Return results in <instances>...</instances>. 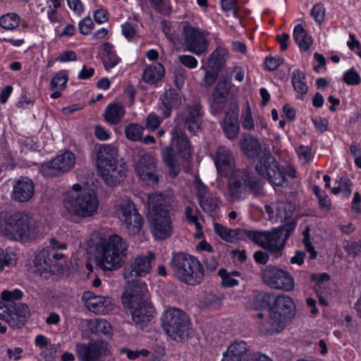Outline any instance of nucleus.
<instances>
[{"label":"nucleus","mask_w":361,"mask_h":361,"mask_svg":"<svg viewBox=\"0 0 361 361\" xmlns=\"http://www.w3.org/2000/svg\"><path fill=\"white\" fill-rule=\"evenodd\" d=\"M262 279L274 288L290 291L294 288V279L292 276L276 267H266L262 271Z\"/></svg>","instance_id":"nucleus-17"},{"label":"nucleus","mask_w":361,"mask_h":361,"mask_svg":"<svg viewBox=\"0 0 361 361\" xmlns=\"http://www.w3.org/2000/svg\"><path fill=\"white\" fill-rule=\"evenodd\" d=\"M19 23L20 17L14 13L5 14L0 18V26L5 30H13Z\"/></svg>","instance_id":"nucleus-40"},{"label":"nucleus","mask_w":361,"mask_h":361,"mask_svg":"<svg viewBox=\"0 0 361 361\" xmlns=\"http://www.w3.org/2000/svg\"><path fill=\"white\" fill-rule=\"evenodd\" d=\"M68 81V75L66 71H61L56 73L52 78L50 86L51 89L62 90L65 88Z\"/></svg>","instance_id":"nucleus-45"},{"label":"nucleus","mask_w":361,"mask_h":361,"mask_svg":"<svg viewBox=\"0 0 361 361\" xmlns=\"http://www.w3.org/2000/svg\"><path fill=\"white\" fill-rule=\"evenodd\" d=\"M293 39L300 50L307 51L312 44V39L301 25H297L293 30Z\"/></svg>","instance_id":"nucleus-35"},{"label":"nucleus","mask_w":361,"mask_h":361,"mask_svg":"<svg viewBox=\"0 0 361 361\" xmlns=\"http://www.w3.org/2000/svg\"><path fill=\"white\" fill-rule=\"evenodd\" d=\"M313 191L317 197L319 207L325 211L329 210L331 207V202L329 196L317 185L313 188Z\"/></svg>","instance_id":"nucleus-43"},{"label":"nucleus","mask_w":361,"mask_h":361,"mask_svg":"<svg viewBox=\"0 0 361 361\" xmlns=\"http://www.w3.org/2000/svg\"><path fill=\"white\" fill-rule=\"evenodd\" d=\"M256 170L259 175L277 186L286 185L287 177L294 178L296 173L295 169L289 165L279 169L275 157L269 151L264 152L256 166Z\"/></svg>","instance_id":"nucleus-11"},{"label":"nucleus","mask_w":361,"mask_h":361,"mask_svg":"<svg viewBox=\"0 0 361 361\" xmlns=\"http://www.w3.org/2000/svg\"><path fill=\"white\" fill-rule=\"evenodd\" d=\"M0 234L22 243L34 240L42 235L35 221L22 212L1 213Z\"/></svg>","instance_id":"nucleus-5"},{"label":"nucleus","mask_w":361,"mask_h":361,"mask_svg":"<svg viewBox=\"0 0 361 361\" xmlns=\"http://www.w3.org/2000/svg\"><path fill=\"white\" fill-rule=\"evenodd\" d=\"M222 127L227 138L235 137L240 129L238 114H226Z\"/></svg>","instance_id":"nucleus-33"},{"label":"nucleus","mask_w":361,"mask_h":361,"mask_svg":"<svg viewBox=\"0 0 361 361\" xmlns=\"http://www.w3.org/2000/svg\"><path fill=\"white\" fill-rule=\"evenodd\" d=\"M193 188L202 209L211 216H217L219 210L217 197L213 195H207V187L198 178H195Z\"/></svg>","instance_id":"nucleus-19"},{"label":"nucleus","mask_w":361,"mask_h":361,"mask_svg":"<svg viewBox=\"0 0 361 361\" xmlns=\"http://www.w3.org/2000/svg\"><path fill=\"white\" fill-rule=\"evenodd\" d=\"M311 16L317 23L321 24L324 21L325 16L324 6L322 4H315L311 10Z\"/></svg>","instance_id":"nucleus-52"},{"label":"nucleus","mask_w":361,"mask_h":361,"mask_svg":"<svg viewBox=\"0 0 361 361\" xmlns=\"http://www.w3.org/2000/svg\"><path fill=\"white\" fill-rule=\"evenodd\" d=\"M200 114H188L185 118V126L191 132L195 133L200 126Z\"/></svg>","instance_id":"nucleus-46"},{"label":"nucleus","mask_w":361,"mask_h":361,"mask_svg":"<svg viewBox=\"0 0 361 361\" xmlns=\"http://www.w3.org/2000/svg\"><path fill=\"white\" fill-rule=\"evenodd\" d=\"M213 159L217 173L222 176L228 177L238 171L235 169V159L232 152L224 146L218 147Z\"/></svg>","instance_id":"nucleus-21"},{"label":"nucleus","mask_w":361,"mask_h":361,"mask_svg":"<svg viewBox=\"0 0 361 361\" xmlns=\"http://www.w3.org/2000/svg\"><path fill=\"white\" fill-rule=\"evenodd\" d=\"M23 293L18 288H14L11 290H5L1 293V298L5 302H11L13 300H20Z\"/></svg>","instance_id":"nucleus-47"},{"label":"nucleus","mask_w":361,"mask_h":361,"mask_svg":"<svg viewBox=\"0 0 361 361\" xmlns=\"http://www.w3.org/2000/svg\"><path fill=\"white\" fill-rule=\"evenodd\" d=\"M105 121L111 126H121L126 121L123 114H104Z\"/></svg>","instance_id":"nucleus-54"},{"label":"nucleus","mask_w":361,"mask_h":361,"mask_svg":"<svg viewBox=\"0 0 361 361\" xmlns=\"http://www.w3.org/2000/svg\"><path fill=\"white\" fill-rule=\"evenodd\" d=\"M115 215L125 224L129 235H135L140 231L143 219L129 198H122L116 204Z\"/></svg>","instance_id":"nucleus-14"},{"label":"nucleus","mask_w":361,"mask_h":361,"mask_svg":"<svg viewBox=\"0 0 361 361\" xmlns=\"http://www.w3.org/2000/svg\"><path fill=\"white\" fill-rule=\"evenodd\" d=\"M217 79V73L215 71H206L205 75L203 79L204 86H212Z\"/></svg>","instance_id":"nucleus-64"},{"label":"nucleus","mask_w":361,"mask_h":361,"mask_svg":"<svg viewBox=\"0 0 361 361\" xmlns=\"http://www.w3.org/2000/svg\"><path fill=\"white\" fill-rule=\"evenodd\" d=\"M171 266L176 277L188 285L195 286L200 283L203 279L202 266L191 255L182 252L174 255Z\"/></svg>","instance_id":"nucleus-10"},{"label":"nucleus","mask_w":361,"mask_h":361,"mask_svg":"<svg viewBox=\"0 0 361 361\" xmlns=\"http://www.w3.org/2000/svg\"><path fill=\"white\" fill-rule=\"evenodd\" d=\"M297 153L300 161L303 163H307L311 159L312 149L308 146H300L297 150Z\"/></svg>","instance_id":"nucleus-58"},{"label":"nucleus","mask_w":361,"mask_h":361,"mask_svg":"<svg viewBox=\"0 0 361 361\" xmlns=\"http://www.w3.org/2000/svg\"><path fill=\"white\" fill-rule=\"evenodd\" d=\"M310 228L307 226L305 231H302L304 235L303 243L307 251L310 253V257L314 259L317 257V252L314 251L313 246L311 245L309 238Z\"/></svg>","instance_id":"nucleus-57"},{"label":"nucleus","mask_w":361,"mask_h":361,"mask_svg":"<svg viewBox=\"0 0 361 361\" xmlns=\"http://www.w3.org/2000/svg\"><path fill=\"white\" fill-rule=\"evenodd\" d=\"M247 344L243 341L233 342L223 353L221 361H245L247 358Z\"/></svg>","instance_id":"nucleus-28"},{"label":"nucleus","mask_w":361,"mask_h":361,"mask_svg":"<svg viewBox=\"0 0 361 361\" xmlns=\"http://www.w3.org/2000/svg\"><path fill=\"white\" fill-rule=\"evenodd\" d=\"M128 244L121 236L111 234L95 247L94 260L102 271L118 270L125 264Z\"/></svg>","instance_id":"nucleus-4"},{"label":"nucleus","mask_w":361,"mask_h":361,"mask_svg":"<svg viewBox=\"0 0 361 361\" xmlns=\"http://www.w3.org/2000/svg\"><path fill=\"white\" fill-rule=\"evenodd\" d=\"M102 59L106 70L115 67L120 62V58L116 55L111 43H104Z\"/></svg>","instance_id":"nucleus-34"},{"label":"nucleus","mask_w":361,"mask_h":361,"mask_svg":"<svg viewBox=\"0 0 361 361\" xmlns=\"http://www.w3.org/2000/svg\"><path fill=\"white\" fill-rule=\"evenodd\" d=\"M82 298L87 310L94 314H106L113 310L114 305L109 297L86 292Z\"/></svg>","instance_id":"nucleus-22"},{"label":"nucleus","mask_w":361,"mask_h":361,"mask_svg":"<svg viewBox=\"0 0 361 361\" xmlns=\"http://www.w3.org/2000/svg\"><path fill=\"white\" fill-rule=\"evenodd\" d=\"M135 169L140 179L146 184L151 185L158 183L157 175L156 159L149 154H142L135 162Z\"/></svg>","instance_id":"nucleus-18"},{"label":"nucleus","mask_w":361,"mask_h":361,"mask_svg":"<svg viewBox=\"0 0 361 361\" xmlns=\"http://www.w3.org/2000/svg\"><path fill=\"white\" fill-rule=\"evenodd\" d=\"M81 326L86 327L91 333L111 336L113 329L109 322L104 319H83Z\"/></svg>","instance_id":"nucleus-30"},{"label":"nucleus","mask_w":361,"mask_h":361,"mask_svg":"<svg viewBox=\"0 0 361 361\" xmlns=\"http://www.w3.org/2000/svg\"><path fill=\"white\" fill-rule=\"evenodd\" d=\"M165 74L164 66L159 63L149 66L143 72V80L148 84H155L159 81Z\"/></svg>","instance_id":"nucleus-32"},{"label":"nucleus","mask_w":361,"mask_h":361,"mask_svg":"<svg viewBox=\"0 0 361 361\" xmlns=\"http://www.w3.org/2000/svg\"><path fill=\"white\" fill-rule=\"evenodd\" d=\"M161 121L162 119L157 114H149L146 118L145 128L154 131L159 126Z\"/></svg>","instance_id":"nucleus-53"},{"label":"nucleus","mask_w":361,"mask_h":361,"mask_svg":"<svg viewBox=\"0 0 361 361\" xmlns=\"http://www.w3.org/2000/svg\"><path fill=\"white\" fill-rule=\"evenodd\" d=\"M76 350L80 361H102V356L106 355V349L99 343L77 345Z\"/></svg>","instance_id":"nucleus-23"},{"label":"nucleus","mask_w":361,"mask_h":361,"mask_svg":"<svg viewBox=\"0 0 361 361\" xmlns=\"http://www.w3.org/2000/svg\"><path fill=\"white\" fill-rule=\"evenodd\" d=\"M76 59V53L72 50L63 51L56 58V61L60 62L73 61Z\"/></svg>","instance_id":"nucleus-63"},{"label":"nucleus","mask_w":361,"mask_h":361,"mask_svg":"<svg viewBox=\"0 0 361 361\" xmlns=\"http://www.w3.org/2000/svg\"><path fill=\"white\" fill-rule=\"evenodd\" d=\"M94 23L90 16L84 18L79 22L78 28L82 35H88L93 29Z\"/></svg>","instance_id":"nucleus-55"},{"label":"nucleus","mask_w":361,"mask_h":361,"mask_svg":"<svg viewBox=\"0 0 361 361\" xmlns=\"http://www.w3.org/2000/svg\"><path fill=\"white\" fill-rule=\"evenodd\" d=\"M172 147H165L161 152L164 163L170 169V175L176 176L179 171V166L190 157V147L188 141L178 128H175L171 133Z\"/></svg>","instance_id":"nucleus-9"},{"label":"nucleus","mask_w":361,"mask_h":361,"mask_svg":"<svg viewBox=\"0 0 361 361\" xmlns=\"http://www.w3.org/2000/svg\"><path fill=\"white\" fill-rule=\"evenodd\" d=\"M94 135L97 139L102 141H106L110 138L109 131L99 125L95 126Z\"/></svg>","instance_id":"nucleus-62"},{"label":"nucleus","mask_w":361,"mask_h":361,"mask_svg":"<svg viewBox=\"0 0 361 361\" xmlns=\"http://www.w3.org/2000/svg\"><path fill=\"white\" fill-rule=\"evenodd\" d=\"M179 62L189 69L195 68L197 66V60L191 55L178 56Z\"/></svg>","instance_id":"nucleus-56"},{"label":"nucleus","mask_w":361,"mask_h":361,"mask_svg":"<svg viewBox=\"0 0 361 361\" xmlns=\"http://www.w3.org/2000/svg\"><path fill=\"white\" fill-rule=\"evenodd\" d=\"M62 202L69 214L82 219L94 216L99 206L95 191L84 188L79 183L73 184L63 194Z\"/></svg>","instance_id":"nucleus-6"},{"label":"nucleus","mask_w":361,"mask_h":361,"mask_svg":"<svg viewBox=\"0 0 361 361\" xmlns=\"http://www.w3.org/2000/svg\"><path fill=\"white\" fill-rule=\"evenodd\" d=\"M343 79L345 83L350 85H357L360 84L361 81L359 74L353 68L344 73Z\"/></svg>","instance_id":"nucleus-50"},{"label":"nucleus","mask_w":361,"mask_h":361,"mask_svg":"<svg viewBox=\"0 0 361 361\" xmlns=\"http://www.w3.org/2000/svg\"><path fill=\"white\" fill-rule=\"evenodd\" d=\"M228 177V193L233 200L244 199L249 191L257 193L259 189V179L245 171L238 170Z\"/></svg>","instance_id":"nucleus-13"},{"label":"nucleus","mask_w":361,"mask_h":361,"mask_svg":"<svg viewBox=\"0 0 361 361\" xmlns=\"http://www.w3.org/2000/svg\"><path fill=\"white\" fill-rule=\"evenodd\" d=\"M240 147L244 155L248 158L257 157L262 151L259 141L250 134L243 135L240 141Z\"/></svg>","instance_id":"nucleus-29"},{"label":"nucleus","mask_w":361,"mask_h":361,"mask_svg":"<svg viewBox=\"0 0 361 361\" xmlns=\"http://www.w3.org/2000/svg\"><path fill=\"white\" fill-rule=\"evenodd\" d=\"M311 278L315 283L314 288L318 295L319 303L323 305H327L328 302L324 297H326L329 294L326 287L330 279L329 274L326 273L313 274Z\"/></svg>","instance_id":"nucleus-31"},{"label":"nucleus","mask_w":361,"mask_h":361,"mask_svg":"<svg viewBox=\"0 0 361 361\" xmlns=\"http://www.w3.org/2000/svg\"><path fill=\"white\" fill-rule=\"evenodd\" d=\"M75 164V154L68 150L60 152L51 160L44 162L39 171L44 176L51 177L69 171Z\"/></svg>","instance_id":"nucleus-15"},{"label":"nucleus","mask_w":361,"mask_h":361,"mask_svg":"<svg viewBox=\"0 0 361 361\" xmlns=\"http://www.w3.org/2000/svg\"><path fill=\"white\" fill-rule=\"evenodd\" d=\"M226 51L222 48H216L207 59L208 67L214 71H218L224 62Z\"/></svg>","instance_id":"nucleus-37"},{"label":"nucleus","mask_w":361,"mask_h":361,"mask_svg":"<svg viewBox=\"0 0 361 361\" xmlns=\"http://www.w3.org/2000/svg\"><path fill=\"white\" fill-rule=\"evenodd\" d=\"M295 209V206L288 202H277L266 205V212L271 221L286 223L270 232L250 231L247 233V238L264 249L271 251L281 250L295 228L296 223L291 219Z\"/></svg>","instance_id":"nucleus-2"},{"label":"nucleus","mask_w":361,"mask_h":361,"mask_svg":"<svg viewBox=\"0 0 361 361\" xmlns=\"http://www.w3.org/2000/svg\"><path fill=\"white\" fill-rule=\"evenodd\" d=\"M283 62V59L281 57L267 56L265 59L264 63L267 70H276Z\"/></svg>","instance_id":"nucleus-59"},{"label":"nucleus","mask_w":361,"mask_h":361,"mask_svg":"<svg viewBox=\"0 0 361 361\" xmlns=\"http://www.w3.org/2000/svg\"><path fill=\"white\" fill-rule=\"evenodd\" d=\"M229 100H232L235 103V94L233 92L231 78L228 75H222L212 93V104L224 105Z\"/></svg>","instance_id":"nucleus-20"},{"label":"nucleus","mask_w":361,"mask_h":361,"mask_svg":"<svg viewBox=\"0 0 361 361\" xmlns=\"http://www.w3.org/2000/svg\"><path fill=\"white\" fill-rule=\"evenodd\" d=\"M291 82L295 91L301 94H306L308 92V87L306 84L305 73L296 69L292 73Z\"/></svg>","instance_id":"nucleus-36"},{"label":"nucleus","mask_w":361,"mask_h":361,"mask_svg":"<svg viewBox=\"0 0 361 361\" xmlns=\"http://www.w3.org/2000/svg\"><path fill=\"white\" fill-rule=\"evenodd\" d=\"M98 172L105 183L115 186L122 181L126 175V166L118 160V149L116 147L102 144L97 152Z\"/></svg>","instance_id":"nucleus-7"},{"label":"nucleus","mask_w":361,"mask_h":361,"mask_svg":"<svg viewBox=\"0 0 361 361\" xmlns=\"http://www.w3.org/2000/svg\"><path fill=\"white\" fill-rule=\"evenodd\" d=\"M154 258L155 255L151 251L137 255L131 259L123 274L127 284L122 302L126 308L131 310L133 322L142 328L152 318L154 308L148 300L147 284L137 278L145 277L151 272Z\"/></svg>","instance_id":"nucleus-1"},{"label":"nucleus","mask_w":361,"mask_h":361,"mask_svg":"<svg viewBox=\"0 0 361 361\" xmlns=\"http://www.w3.org/2000/svg\"><path fill=\"white\" fill-rule=\"evenodd\" d=\"M312 122L317 130L324 132L327 130L329 126V121L327 119L316 116L312 117Z\"/></svg>","instance_id":"nucleus-60"},{"label":"nucleus","mask_w":361,"mask_h":361,"mask_svg":"<svg viewBox=\"0 0 361 361\" xmlns=\"http://www.w3.org/2000/svg\"><path fill=\"white\" fill-rule=\"evenodd\" d=\"M120 353L126 355L130 360H135L149 355V350L145 348L140 350H131L127 348H123L120 350Z\"/></svg>","instance_id":"nucleus-44"},{"label":"nucleus","mask_w":361,"mask_h":361,"mask_svg":"<svg viewBox=\"0 0 361 361\" xmlns=\"http://www.w3.org/2000/svg\"><path fill=\"white\" fill-rule=\"evenodd\" d=\"M254 299L257 300L256 302H252L250 307L252 309H262L269 306V295L264 293H257L255 295Z\"/></svg>","instance_id":"nucleus-48"},{"label":"nucleus","mask_w":361,"mask_h":361,"mask_svg":"<svg viewBox=\"0 0 361 361\" xmlns=\"http://www.w3.org/2000/svg\"><path fill=\"white\" fill-rule=\"evenodd\" d=\"M339 185L341 192L346 197H349L353 190V183L351 180L347 177H342L337 182Z\"/></svg>","instance_id":"nucleus-51"},{"label":"nucleus","mask_w":361,"mask_h":361,"mask_svg":"<svg viewBox=\"0 0 361 361\" xmlns=\"http://www.w3.org/2000/svg\"><path fill=\"white\" fill-rule=\"evenodd\" d=\"M34 191L32 181L27 177H23L19 178L13 186V197L20 202H27L32 197Z\"/></svg>","instance_id":"nucleus-24"},{"label":"nucleus","mask_w":361,"mask_h":361,"mask_svg":"<svg viewBox=\"0 0 361 361\" xmlns=\"http://www.w3.org/2000/svg\"><path fill=\"white\" fill-rule=\"evenodd\" d=\"M144 128L137 123H130L125 129L126 137L130 141L141 140Z\"/></svg>","instance_id":"nucleus-41"},{"label":"nucleus","mask_w":361,"mask_h":361,"mask_svg":"<svg viewBox=\"0 0 361 361\" xmlns=\"http://www.w3.org/2000/svg\"><path fill=\"white\" fill-rule=\"evenodd\" d=\"M16 256L13 250L8 247L6 249L0 248V266L2 268L4 266L13 265L16 264Z\"/></svg>","instance_id":"nucleus-42"},{"label":"nucleus","mask_w":361,"mask_h":361,"mask_svg":"<svg viewBox=\"0 0 361 361\" xmlns=\"http://www.w3.org/2000/svg\"><path fill=\"white\" fill-rule=\"evenodd\" d=\"M295 306L293 300L285 295L276 298L267 321L258 324L259 332L264 335L279 334L283 330L288 318L294 315Z\"/></svg>","instance_id":"nucleus-8"},{"label":"nucleus","mask_w":361,"mask_h":361,"mask_svg":"<svg viewBox=\"0 0 361 361\" xmlns=\"http://www.w3.org/2000/svg\"><path fill=\"white\" fill-rule=\"evenodd\" d=\"M218 273L221 277L223 287L231 288L238 285L239 281L237 278L240 276L239 271H233L228 272L225 269H221Z\"/></svg>","instance_id":"nucleus-39"},{"label":"nucleus","mask_w":361,"mask_h":361,"mask_svg":"<svg viewBox=\"0 0 361 361\" xmlns=\"http://www.w3.org/2000/svg\"><path fill=\"white\" fill-rule=\"evenodd\" d=\"M173 202V197L169 191L148 195L147 220L150 231L156 240L166 239L172 234V220L168 208Z\"/></svg>","instance_id":"nucleus-3"},{"label":"nucleus","mask_w":361,"mask_h":361,"mask_svg":"<svg viewBox=\"0 0 361 361\" xmlns=\"http://www.w3.org/2000/svg\"><path fill=\"white\" fill-rule=\"evenodd\" d=\"M161 99L166 111L169 112L176 110L181 103L178 94L171 90L166 91Z\"/></svg>","instance_id":"nucleus-38"},{"label":"nucleus","mask_w":361,"mask_h":361,"mask_svg":"<svg viewBox=\"0 0 361 361\" xmlns=\"http://www.w3.org/2000/svg\"><path fill=\"white\" fill-rule=\"evenodd\" d=\"M215 233L222 240L228 243H235L247 238L250 231L239 228H228L219 224H214Z\"/></svg>","instance_id":"nucleus-27"},{"label":"nucleus","mask_w":361,"mask_h":361,"mask_svg":"<svg viewBox=\"0 0 361 361\" xmlns=\"http://www.w3.org/2000/svg\"><path fill=\"white\" fill-rule=\"evenodd\" d=\"M30 316V310L24 303L10 305V311L7 316V322L12 327H20L24 325Z\"/></svg>","instance_id":"nucleus-26"},{"label":"nucleus","mask_w":361,"mask_h":361,"mask_svg":"<svg viewBox=\"0 0 361 361\" xmlns=\"http://www.w3.org/2000/svg\"><path fill=\"white\" fill-rule=\"evenodd\" d=\"M184 45L186 49L197 56L207 52L209 42L200 29L185 25L183 30Z\"/></svg>","instance_id":"nucleus-16"},{"label":"nucleus","mask_w":361,"mask_h":361,"mask_svg":"<svg viewBox=\"0 0 361 361\" xmlns=\"http://www.w3.org/2000/svg\"><path fill=\"white\" fill-rule=\"evenodd\" d=\"M40 355L46 360H50L54 357L56 352V347L54 344L49 343L44 348L39 349Z\"/></svg>","instance_id":"nucleus-61"},{"label":"nucleus","mask_w":361,"mask_h":361,"mask_svg":"<svg viewBox=\"0 0 361 361\" xmlns=\"http://www.w3.org/2000/svg\"><path fill=\"white\" fill-rule=\"evenodd\" d=\"M185 214L187 221L190 224H193L195 228H199L200 227L198 212L194 207H186Z\"/></svg>","instance_id":"nucleus-49"},{"label":"nucleus","mask_w":361,"mask_h":361,"mask_svg":"<svg viewBox=\"0 0 361 361\" xmlns=\"http://www.w3.org/2000/svg\"><path fill=\"white\" fill-rule=\"evenodd\" d=\"M33 264L35 271L42 274L44 271L60 273V269H56L59 267L58 264H52V259L50 257L49 249L44 247L36 252Z\"/></svg>","instance_id":"nucleus-25"},{"label":"nucleus","mask_w":361,"mask_h":361,"mask_svg":"<svg viewBox=\"0 0 361 361\" xmlns=\"http://www.w3.org/2000/svg\"><path fill=\"white\" fill-rule=\"evenodd\" d=\"M161 324L166 334L176 341H182L190 333V322L185 312L178 308L171 307L164 311Z\"/></svg>","instance_id":"nucleus-12"}]
</instances>
